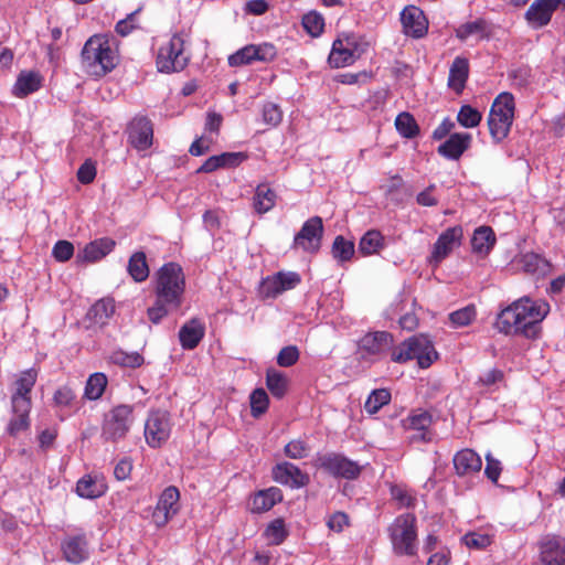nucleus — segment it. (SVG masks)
Here are the masks:
<instances>
[{
    "instance_id": "f257e3e1",
    "label": "nucleus",
    "mask_w": 565,
    "mask_h": 565,
    "mask_svg": "<svg viewBox=\"0 0 565 565\" xmlns=\"http://www.w3.org/2000/svg\"><path fill=\"white\" fill-rule=\"evenodd\" d=\"M548 312V302L524 296L498 313L494 327L505 335L534 338Z\"/></svg>"
},
{
    "instance_id": "f03ea898",
    "label": "nucleus",
    "mask_w": 565,
    "mask_h": 565,
    "mask_svg": "<svg viewBox=\"0 0 565 565\" xmlns=\"http://www.w3.org/2000/svg\"><path fill=\"white\" fill-rule=\"evenodd\" d=\"M185 276L182 267L174 262L164 264L156 274V301L147 315L152 323H159L169 312L182 305Z\"/></svg>"
},
{
    "instance_id": "7ed1b4c3",
    "label": "nucleus",
    "mask_w": 565,
    "mask_h": 565,
    "mask_svg": "<svg viewBox=\"0 0 565 565\" xmlns=\"http://www.w3.org/2000/svg\"><path fill=\"white\" fill-rule=\"evenodd\" d=\"M38 380V370L31 367L15 375L10 386L11 414L7 431L18 436L30 428V412L32 408L31 393Z\"/></svg>"
},
{
    "instance_id": "20e7f679",
    "label": "nucleus",
    "mask_w": 565,
    "mask_h": 565,
    "mask_svg": "<svg viewBox=\"0 0 565 565\" xmlns=\"http://www.w3.org/2000/svg\"><path fill=\"white\" fill-rule=\"evenodd\" d=\"M118 63V52L106 35L90 36L82 50V64L95 77L105 76Z\"/></svg>"
},
{
    "instance_id": "39448f33",
    "label": "nucleus",
    "mask_w": 565,
    "mask_h": 565,
    "mask_svg": "<svg viewBox=\"0 0 565 565\" xmlns=\"http://www.w3.org/2000/svg\"><path fill=\"white\" fill-rule=\"evenodd\" d=\"M393 552L398 556H415L418 551L417 519L404 513L394 519L387 527Z\"/></svg>"
},
{
    "instance_id": "423d86ee",
    "label": "nucleus",
    "mask_w": 565,
    "mask_h": 565,
    "mask_svg": "<svg viewBox=\"0 0 565 565\" xmlns=\"http://www.w3.org/2000/svg\"><path fill=\"white\" fill-rule=\"evenodd\" d=\"M433 342L424 334L413 335L396 345L391 353V360L395 363H406L416 359L422 369L429 367L437 359Z\"/></svg>"
},
{
    "instance_id": "0eeeda50",
    "label": "nucleus",
    "mask_w": 565,
    "mask_h": 565,
    "mask_svg": "<svg viewBox=\"0 0 565 565\" xmlns=\"http://www.w3.org/2000/svg\"><path fill=\"white\" fill-rule=\"evenodd\" d=\"M514 97L510 93H501L494 99L489 113L488 126L495 142L508 137L514 118Z\"/></svg>"
},
{
    "instance_id": "6e6552de",
    "label": "nucleus",
    "mask_w": 565,
    "mask_h": 565,
    "mask_svg": "<svg viewBox=\"0 0 565 565\" xmlns=\"http://www.w3.org/2000/svg\"><path fill=\"white\" fill-rule=\"evenodd\" d=\"M134 407L121 404L111 408L105 416L102 437L106 441L117 443L126 437L134 424Z\"/></svg>"
},
{
    "instance_id": "1a4fd4ad",
    "label": "nucleus",
    "mask_w": 565,
    "mask_h": 565,
    "mask_svg": "<svg viewBox=\"0 0 565 565\" xmlns=\"http://www.w3.org/2000/svg\"><path fill=\"white\" fill-rule=\"evenodd\" d=\"M367 43L354 34L337 39L328 57L331 67L340 68L352 65L365 52Z\"/></svg>"
},
{
    "instance_id": "9d476101",
    "label": "nucleus",
    "mask_w": 565,
    "mask_h": 565,
    "mask_svg": "<svg viewBox=\"0 0 565 565\" xmlns=\"http://www.w3.org/2000/svg\"><path fill=\"white\" fill-rule=\"evenodd\" d=\"M188 63L189 56L184 53V39L180 34H173L158 51L156 64L160 72H180Z\"/></svg>"
},
{
    "instance_id": "9b49d317",
    "label": "nucleus",
    "mask_w": 565,
    "mask_h": 565,
    "mask_svg": "<svg viewBox=\"0 0 565 565\" xmlns=\"http://www.w3.org/2000/svg\"><path fill=\"white\" fill-rule=\"evenodd\" d=\"M317 465L330 476L347 480H354L362 472V467L359 462L339 452H327L318 456Z\"/></svg>"
},
{
    "instance_id": "f8f14e48",
    "label": "nucleus",
    "mask_w": 565,
    "mask_h": 565,
    "mask_svg": "<svg viewBox=\"0 0 565 565\" xmlns=\"http://www.w3.org/2000/svg\"><path fill=\"white\" fill-rule=\"evenodd\" d=\"M172 423L166 411H151L145 423V439L149 447L160 448L170 438Z\"/></svg>"
},
{
    "instance_id": "ddd939ff",
    "label": "nucleus",
    "mask_w": 565,
    "mask_h": 565,
    "mask_svg": "<svg viewBox=\"0 0 565 565\" xmlns=\"http://www.w3.org/2000/svg\"><path fill=\"white\" fill-rule=\"evenodd\" d=\"M359 348L363 359L375 362L392 353L394 338L386 331L370 332L360 340Z\"/></svg>"
},
{
    "instance_id": "4468645a",
    "label": "nucleus",
    "mask_w": 565,
    "mask_h": 565,
    "mask_svg": "<svg viewBox=\"0 0 565 565\" xmlns=\"http://www.w3.org/2000/svg\"><path fill=\"white\" fill-rule=\"evenodd\" d=\"M301 282V276L296 271H278L262 279L259 296L264 299H275L285 291L295 289Z\"/></svg>"
},
{
    "instance_id": "2eb2a0df",
    "label": "nucleus",
    "mask_w": 565,
    "mask_h": 565,
    "mask_svg": "<svg viewBox=\"0 0 565 565\" xmlns=\"http://www.w3.org/2000/svg\"><path fill=\"white\" fill-rule=\"evenodd\" d=\"M322 235V218L312 216L302 224L300 231L295 235L291 247L306 253H317L321 245Z\"/></svg>"
},
{
    "instance_id": "dca6fc26",
    "label": "nucleus",
    "mask_w": 565,
    "mask_h": 565,
    "mask_svg": "<svg viewBox=\"0 0 565 565\" xmlns=\"http://www.w3.org/2000/svg\"><path fill=\"white\" fill-rule=\"evenodd\" d=\"M179 499L180 491L174 486L162 491L152 513V520L158 527L164 526L179 512Z\"/></svg>"
},
{
    "instance_id": "f3484780",
    "label": "nucleus",
    "mask_w": 565,
    "mask_h": 565,
    "mask_svg": "<svg viewBox=\"0 0 565 565\" xmlns=\"http://www.w3.org/2000/svg\"><path fill=\"white\" fill-rule=\"evenodd\" d=\"M542 565H565V537L546 534L539 542Z\"/></svg>"
},
{
    "instance_id": "a211bd4d",
    "label": "nucleus",
    "mask_w": 565,
    "mask_h": 565,
    "mask_svg": "<svg viewBox=\"0 0 565 565\" xmlns=\"http://www.w3.org/2000/svg\"><path fill=\"white\" fill-rule=\"evenodd\" d=\"M463 236L462 227L457 225L444 231L434 244L430 255V263L437 266L445 259L457 246L461 244Z\"/></svg>"
},
{
    "instance_id": "6ab92c4d",
    "label": "nucleus",
    "mask_w": 565,
    "mask_h": 565,
    "mask_svg": "<svg viewBox=\"0 0 565 565\" xmlns=\"http://www.w3.org/2000/svg\"><path fill=\"white\" fill-rule=\"evenodd\" d=\"M153 128L147 117H136L128 126V141L137 150H146L152 145Z\"/></svg>"
},
{
    "instance_id": "aec40b11",
    "label": "nucleus",
    "mask_w": 565,
    "mask_h": 565,
    "mask_svg": "<svg viewBox=\"0 0 565 565\" xmlns=\"http://www.w3.org/2000/svg\"><path fill=\"white\" fill-rule=\"evenodd\" d=\"M401 21L404 33L414 39L425 36L428 31V21L424 12L415 6H408L402 11Z\"/></svg>"
},
{
    "instance_id": "412c9836",
    "label": "nucleus",
    "mask_w": 565,
    "mask_h": 565,
    "mask_svg": "<svg viewBox=\"0 0 565 565\" xmlns=\"http://www.w3.org/2000/svg\"><path fill=\"white\" fill-rule=\"evenodd\" d=\"M557 10L554 0H534L525 12V20L532 29L547 25Z\"/></svg>"
},
{
    "instance_id": "4be33fe9",
    "label": "nucleus",
    "mask_w": 565,
    "mask_h": 565,
    "mask_svg": "<svg viewBox=\"0 0 565 565\" xmlns=\"http://www.w3.org/2000/svg\"><path fill=\"white\" fill-rule=\"evenodd\" d=\"M273 478L275 481L291 488H301L309 482L308 475L288 461L277 463L273 468Z\"/></svg>"
},
{
    "instance_id": "5701e85b",
    "label": "nucleus",
    "mask_w": 565,
    "mask_h": 565,
    "mask_svg": "<svg viewBox=\"0 0 565 565\" xmlns=\"http://www.w3.org/2000/svg\"><path fill=\"white\" fill-rule=\"evenodd\" d=\"M61 550L65 561L79 564L88 558V543L85 535H68L61 543Z\"/></svg>"
},
{
    "instance_id": "b1692460",
    "label": "nucleus",
    "mask_w": 565,
    "mask_h": 565,
    "mask_svg": "<svg viewBox=\"0 0 565 565\" xmlns=\"http://www.w3.org/2000/svg\"><path fill=\"white\" fill-rule=\"evenodd\" d=\"M115 241L103 237L88 243L76 255L77 263H95L108 255L115 247Z\"/></svg>"
},
{
    "instance_id": "393cba45",
    "label": "nucleus",
    "mask_w": 565,
    "mask_h": 565,
    "mask_svg": "<svg viewBox=\"0 0 565 565\" xmlns=\"http://www.w3.org/2000/svg\"><path fill=\"white\" fill-rule=\"evenodd\" d=\"M205 335V323L199 318L186 321L179 330V341L184 350L195 349Z\"/></svg>"
},
{
    "instance_id": "a878e982",
    "label": "nucleus",
    "mask_w": 565,
    "mask_h": 565,
    "mask_svg": "<svg viewBox=\"0 0 565 565\" xmlns=\"http://www.w3.org/2000/svg\"><path fill=\"white\" fill-rule=\"evenodd\" d=\"M514 262L523 273L533 276H545L551 270L550 262L542 255L532 252L521 254Z\"/></svg>"
},
{
    "instance_id": "bb28decb",
    "label": "nucleus",
    "mask_w": 565,
    "mask_h": 565,
    "mask_svg": "<svg viewBox=\"0 0 565 565\" xmlns=\"http://www.w3.org/2000/svg\"><path fill=\"white\" fill-rule=\"evenodd\" d=\"M470 142L471 135L465 132H456L450 135L449 138L438 147L437 151L440 156L447 159L458 160L469 148Z\"/></svg>"
},
{
    "instance_id": "cd10ccee",
    "label": "nucleus",
    "mask_w": 565,
    "mask_h": 565,
    "mask_svg": "<svg viewBox=\"0 0 565 565\" xmlns=\"http://www.w3.org/2000/svg\"><path fill=\"white\" fill-rule=\"evenodd\" d=\"M456 473L460 477L478 473L482 467L480 456L472 449H462L454 457Z\"/></svg>"
},
{
    "instance_id": "c85d7f7f",
    "label": "nucleus",
    "mask_w": 565,
    "mask_h": 565,
    "mask_svg": "<svg viewBox=\"0 0 565 565\" xmlns=\"http://www.w3.org/2000/svg\"><path fill=\"white\" fill-rule=\"evenodd\" d=\"M469 77V61L463 56H457L452 61L449 75H448V87L456 94H461L466 87V83Z\"/></svg>"
},
{
    "instance_id": "c756f323",
    "label": "nucleus",
    "mask_w": 565,
    "mask_h": 565,
    "mask_svg": "<svg viewBox=\"0 0 565 565\" xmlns=\"http://www.w3.org/2000/svg\"><path fill=\"white\" fill-rule=\"evenodd\" d=\"M108 487L99 476L86 475L76 483V493L85 499H96L104 495Z\"/></svg>"
},
{
    "instance_id": "7c9ffc66",
    "label": "nucleus",
    "mask_w": 565,
    "mask_h": 565,
    "mask_svg": "<svg viewBox=\"0 0 565 565\" xmlns=\"http://www.w3.org/2000/svg\"><path fill=\"white\" fill-rule=\"evenodd\" d=\"M282 500V493L279 488L271 487L256 492L250 501V510L254 513H264L269 511L275 504Z\"/></svg>"
},
{
    "instance_id": "2f4dec72",
    "label": "nucleus",
    "mask_w": 565,
    "mask_h": 565,
    "mask_svg": "<svg viewBox=\"0 0 565 565\" xmlns=\"http://www.w3.org/2000/svg\"><path fill=\"white\" fill-rule=\"evenodd\" d=\"M42 86V76L34 71L21 72L13 86V94L17 97H25Z\"/></svg>"
},
{
    "instance_id": "473e14b6",
    "label": "nucleus",
    "mask_w": 565,
    "mask_h": 565,
    "mask_svg": "<svg viewBox=\"0 0 565 565\" xmlns=\"http://www.w3.org/2000/svg\"><path fill=\"white\" fill-rule=\"evenodd\" d=\"M277 194L267 184H258L253 196L254 211L263 215L274 209Z\"/></svg>"
},
{
    "instance_id": "72a5a7b5",
    "label": "nucleus",
    "mask_w": 565,
    "mask_h": 565,
    "mask_svg": "<svg viewBox=\"0 0 565 565\" xmlns=\"http://www.w3.org/2000/svg\"><path fill=\"white\" fill-rule=\"evenodd\" d=\"M495 244V235L491 227H478L471 238L472 250L478 254L487 255Z\"/></svg>"
},
{
    "instance_id": "f704fd0d",
    "label": "nucleus",
    "mask_w": 565,
    "mask_h": 565,
    "mask_svg": "<svg viewBox=\"0 0 565 565\" xmlns=\"http://www.w3.org/2000/svg\"><path fill=\"white\" fill-rule=\"evenodd\" d=\"M115 312L113 299L104 298L96 301L88 310L87 318L95 324L103 326Z\"/></svg>"
},
{
    "instance_id": "c9c22d12",
    "label": "nucleus",
    "mask_w": 565,
    "mask_h": 565,
    "mask_svg": "<svg viewBox=\"0 0 565 565\" xmlns=\"http://www.w3.org/2000/svg\"><path fill=\"white\" fill-rule=\"evenodd\" d=\"M384 236L377 230L367 231L360 239L359 252L364 255H373L384 247Z\"/></svg>"
},
{
    "instance_id": "e433bc0d",
    "label": "nucleus",
    "mask_w": 565,
    "mask_h": 565,
    "mask_svg": "<svg viewBox=\"0 0 565 565\" xmlns=\"http://www.w3.org/2000/svg\"><path fill=\"white\" fill-rule=\"evenodd\" d=\"M127 269L135 281H145L149 277V267L146 254L143 252H136L132 254L129 258Z\"/></svg>"
},
{
    "instance_id": "4c0bfd02",
    "label": "nucleus",
    "mask_w": 565,
    "mask_h": 565,
    "mask_svg": "<svg viewBox=\"0 0 565 565\" xmlns=\"http://www.w3.org/2000/svg\"><path fill=\"white\" fill-rule=\"evenodd\" d=\"M266 385L274 397L282 398L288 390V379L282 372L268 369L266 372Z\"/></svg>"
},
{
    "instance_id": "58836bf2",
    "label": "nucleus",
    "mask_w": 565,
    "mask_h": 565,
    "mask_svg": "<svg viewBox=\"0 0 565 565\" xmlns=\"http://www.w3.org/2000/svg\"><path fill=\"white\" fill-rule=\"evenodd\" d=\"M433 423L431 415L426 411H419L408 416L407 427L413 430L419 431L418 436H413V439L419 438L422 440H429L427 437V429Z\"/></svg>"
},
{
    "instance_id": "ea45409f",
    "label": "nucleus",
    "mask_w": 565,
    "mask_h": 565,
    "mask_svg": "<svg viewBox=\"0 0 565 565\" xmlns=\"http://www.w3.org/2000/svg\"><path fill=\"white\" fill-rule=\"evenodd\" d=\"M395 128L398 134L406 138L413 139L419 135V126L414 116L408 111H403L395 118Z\"/></svg>"
},
{
    "instance_id": "a19ab883",
    "label": "nucleus",
    "mask_w": 565,
    "mask_h": 565,
    "mask_svg": "<svg viewBox=\"0 0 565 565\" xmlns=\"http://www.w3.org/2000/svg\"><path fill=\"white\" fill-rule=\"evenodd\" d=\"M107 382L104 373L92 374L86 382L84 396L89 401L98 399L105 392Z\"/></svg>"
},
{
    "instance_id": "79ce46f5",
    "label": "nucleus",
    "mask_w": 565,
    "mask_h": 565,
    "mask_svg": "<svg viewBox=\"0 0 565 565\" xmlns=\"http://www.w3.org/2000/svg\"><path fill=\"white\" fill-rule=\"evenodd\" d=\"M488 30V22L487 20L479 18L475 21H469L466 23L460 24L456 29V36L460 41H466L469 36L479 34L481 36H484Z\"/></svg>"
},
{
    "instance_id": "37998d69",
    "label": "nucleus",
    "mask_w": 565,
    "mask_h": 565,
    "mask_svg": "<svg viewBox=\"0 0 565 565\" xmlns=\"http://www.w3.org/2000/svg\"><path fill=\"white\" fill-rule=\"evenodd\" d=\"M391 401V393L386 388H379L372 391L369 395L364 408L369 414L377 413L384 405Z\"/></svg>"
},
{
    "instance_id": "c03bdc74",
    "label": "nucleus",
    "mask_w": 565,
    "mask_h": 565,
    "mask_svg": "<svg viewBox=\"0 0 565 565\" xmlns=\"http://www.w3.org/2000/svg\"><path fill=\"white\" fill-rule=\"evenodd\" d=\"M255 62L269 63L277 57V49L273 43L248 44Z\"/></svg>"
},
{
    "instance_id": "a18cd8bd",
    "label": "nucleus",
    "mask_w": 565,
    "mask_h": 565,
    "mask_svg": "<svg viewBox=\"0 0 565 565\" xmlns=\"http://www.w3.org/2000/svg\"><path fill=\"white\" fill-rule=\"evenodd\" d=\"M332 255L340 262H347L354 255V243L339 235L332 244Z\"/></svg>"
},
{
    "instance_id": "49530a36",
    "label": "nucleus",
    "mask_w": 565,
    "mask_h": 565,
    "mask_svg": "<svg viewBox=\"0 0 565 565\" xmlns=\"http://www.w3.org/2000/svg\"><path fill=\"white\" fill-rule=\"evenodd\" d=\"M302 26L311 36H319L324 29V18L317 11H310L302 17Z\"/></svg>"
},
{
    "instance_id": "de8ad7c7",
    "label": "nucleus",
    "mask_w": 565,
    "mask_h": 565,
    "mask_svg": "<svg viewBox=\"0 0 565 565\" xmlns=\"http://www.w3.org/2000/svg\"><path fill=\"white\" fill-rule=\"evenodd\" d=\"M482 119L481 113L470 105H462L458 111L457 120L465 128L477 127Z\"/></svg>"
},
{
    "instance_id": "09e8293b",
    "label": "nucleus",
    "mask_w": 565,
    "mask_h": 565,
    "mask_svg": "<svg viewBox=\"0 0 565 565\" xmlns=\"http://www.w3.org/2000/svg\"><path fill=\"white\" fill-rule=\"evenodd\" d=\"M475 306L470 305L458 309L449 315V321L455 328L469 326L476 319Z\"/></svg>"
},
{
    "instance_id": "8fccbe9b",
    "label": "nucleus",
    "mask_w": 565,
    "mask_h": 565,
    "mask_svg": "<svg viewBox=\"0 0 565 565\" xmlns=\"http://www.w3.org/2000/svg\"><path fill=\"white\" fill-rule=\"evenodd\" d=\"M250 413L254 417H259L266 413L269 404V398L264 388H256L250 394Z\"/></svg>"
},
{
    "instance_id": "3c124183",
    "label": "nucleus",
    "mask_w": 565,
    "mask_h": 565,
    "mask_svg": "<svg viewBox=\"0 0 565 565\" xmlns=\"http://www.w3.org/2000/svg\"><path fill=\"white\" fill-rule=\"evenodd\" d=\"M288 532L285 527V523L281 519H276L270 522L265 531V536L270 544L279 545L287 537Z\"/></svg>"
},
{
    "instance_id": "603ef678",
    "label": "nucleus",
    "mask_w": 565,
    "mask_h": 565,
    "mask_svg": "<svg viewBox=\"0 0 565 565\" xmlns=\"http://www.w3.org/2000/svg\"><path fill=\"white\" fill-rule=\"evenodd\" d=\"M492 535L483 532H469L462 537V542L469 548L483 550L491 545Z\"/></svg>"
},
{
    "instance_id": "864d4df0",
    "label": "nucleus",
    "mask_w": 565,
    "mask_h": 565,
    "mask_svg": "<svg viewBox=\"0 0 565 565\" xmlns=\"http://www.w3.org/2000/svg\"><path fill=\"white\" fill-rule=\"evenodd\" d=\"M262 116L266 125L276 127L282 120V110L277 104L268 102L263 106Z\"/></svg>"
},
{
    "instance_id": "5fc2aeb1",
    "label": "nucleus",
    "mask_w": 565,
    "mask_h": 565,
    "mask_svg": "<svg viewBox=\"0 0 565 565\" xmlns=\"http://www.w3.org/2000/svg\"><path fill=\"white\" fill-rule=\"evenodd\" d=\"M300 352L296 345L282 348L277 354V364L281 367H290L299 360Z\"/></svg>"
},
{
    "instance_id": "6e6d98bb",
    "label": "nucleus",
    "mask_w": 565,
    "mask_h": 565,
    "mask_svg": "<svg viewBox=\"0 0 565 565\" xmlns=\"http://www.w3.org/2000/svg\"><path fill=\"white\" fill-rule=\"evenodd\" d=\"M140 11L141 8H138L134 12L129 13L125 19L119 20L116 23L115 31L121 36H127L130 34L135 29L138 28L137 15L140 13Z\"/></svg>"
},
{
    "instance_id": "4d7b16f0",
    "label": "nucleus",
    "mask_w": 565,
    "mask_h": 565,
    "mask_svg": "<svg viewBox=\"0 0 565 565\" xmlns=\"http://www.w3.org/2000/svg\"><path fill=\"white\" fill-rule=\"evenodd\" d=\"M309 446L305 440L294 439L285 446V454L291 459H302L307 457Z\"/></svg>"
},
{
    "instance_id": "13d9d810",
    "label": "nucleus",
    "mask_w": 565,
    "mask_h": 565,
    "mask_svg": "<svg viewBox=\"0 0 565 565\" xmlns=\"http://www.w3.org/2000/svg\"><path fill=\"white\" fill-rule=\"evenodd\" d=\"M52 255L55 260L64 263L72 258L74 255V246L71 242L61 239L55 243L52 249Z\"/></svg>"
},
{
    "instance_id": "bf43d9fd",
    "label": "nucleus",
    "mask_w": 565,
    "mask_h": 565,
    "mask_svg": "<svg viewBox=\"0 0 565 565\" xmlns=\"http://www.w3.org/2000/svg\"><path fill=\"white\" fill-rule=\"evenodd\" d=\"M53 399L57 406L72 407L75 403L76 394L70 386L64 385L55 391Z\"/></svg>"
},
{
    "instance_id": "052dcab7",
    "label": "nucleus",
    "mask_w": 565,
    "mask_h": 565,
    "mask_svg": "<svg viewBox=\"0 0 565 565\" xmlns=\"http://www.w3.org/2000/svg\"><path fill=\"white\" fill-rule=\"evenodd\" d=\"M253 53H250L249 45H245L244 47L236 51L234 54L228 56V64L232 67H238L243 65H249L254 63Z\"/></svg>"
},
{
    "instance_id": "680f3d73",
    "label": "nucleus",
    "mask_w": 565,
    "mask_h": 565,
    "mask_svg": "<svg viewBox=\"0 0 565 565\" xmlns=\"http://www.w3.org/2000/svg\"><path fill=\"white\" fill-rule=\"evenodd\" d=\"M437 190L436 184L431 183L426 189L420 191L416 196V202L420 206H436L439 203L438 196L435 192Z\"/></svg>"
},
{
    "instance_id": "e2e57ef3",
    "label": "nucleus",
    "mask_w": 565,
    "mask_h": 565,
    "mask_svg": "<svg viewBox=\"0 0 565 565\" xmlns=\"http://www.w3.org/2000/svg\"><path fill=\"white\" fill-rule=\"evenodd\" d=\"M391 493L393 499L396 500L402 507L412 508L416 503L415 497L412 495L407 489L401 486L392 487Z\"/></svg>"
},
{
    "instance_id": "0e129e2a",
    "label": "nucleus",
    "mask_w": 565,
    "mask_h": 565,
    "mask_svg": "<svg viewBox=\"0 0 565 565\" xmlns=\"http://www.w3.org/2000/svg\"><path fill=\"white\" fill-rule=\"evenodd\" d=\"M486 468H484V475L486 477L492 481L493 483H497L499 480V477L502 471V465L500 460L493 458L491 454H487L486 456Z\"/></svg>"
},
{
    "instance_id": "69168bd1",
    "label": "nucleus",
    "mask_w": 565,
    "mask_h": 565,
    "mask_svg": "<svg viewBox=\"0 0 565 565\" xmlns=\"http://www.w3.org/2000/svg\"><path fill=\"white\" fill-rule=\"evenodd\" d=\"M222 168H235L244 162L248 156L245 152H223L218 154Z\"/></svg>"
},
{
    "instance_id": "338daca9",
    "label": "nucleus",
    "mask_w": 565,
    "mask_h": 565,
    "mask_svg": "<svg viewBox=\"0 0 565 565\" xmlns=\"http://www.w3.org/2000/svg\"><path fill=\"white\" fill-rule=\"evenodd\" d=\"M96 177V167L90 160H86L77 170V179L82 184H89Z\"/></svg>"
},
{
    "instance_id": "774afa93",
    "label": "nucleus",
    "mask_w": 565,
    "mask_h": 565,
    "mask_svg": "<svg viewBox=\"0 0 565 565\" xmlns=\"http://www.w3.org/2000/svg\"><path fill=\"white\" fill-rule=\"evenodd\" d=\"M349 525V516L344 512H334L327 521V526L334 532H342Z\"/></svg>"
}]
</instances>
